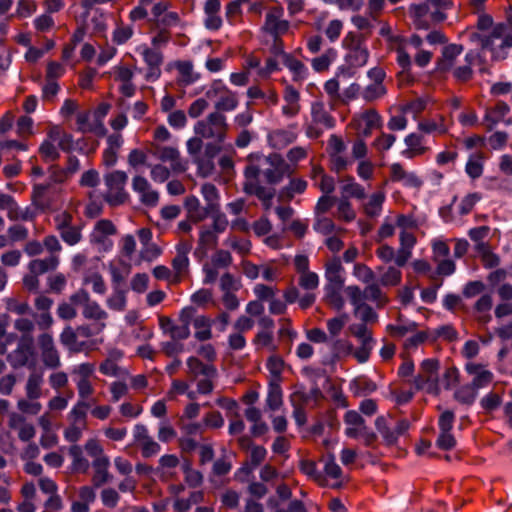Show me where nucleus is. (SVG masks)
Listing matches in <instances>:
<instances>
[{"label":"nucleus","instance_id":"7","mask_svg":"<svg viewBox=\"0 0 512 512\" xmlns=\"http://www.w3.org/2000/svg\"><path fill=\"white\" fill-rule=\"evenodd\" d=\"M284 9L281 6H273L267 9L262 30L270 34L274 40L285 34L290 23L283 18Z\"/></svg>","mask_w":512,"mask_h":512},{"label":"nucleus","instance_id":"25","mask_svg":"<svg viewBox=\"0 0 512 512\" xmlns=\"http://www.w3.org/2000/svg\"><path fill=\"white\" fill-rule=\"evenodd\" d=\"M400 247L396 252L395 263L404 266L412 256V250L416 244V237L410 231H400Z\"/></svg>","mask_w":512,"mask_h":512},{"label":"nucleus","instance_id":"37","mask_svg":"<svg viewBox=\"0 0 512 512\" xmlns=\"http://www.w3.org/2000/svg\"><path fill=\"white\" fill-rule=\"evenodd\" d=\"M344 285H333L325 284L324 286V298L325 301L335 310H341L345 301L342 296Z\"/></svg>","mask_w":512,"mask_h":512},{"label":"nucleus","instance_id":"56","mask_svg":"<svg viewBox=\"0 0 512 512\" xmlns=\"http://www.w3.org/2000/svg\"><path fill=\"white\" fill-rule=\"evenodd\" d=\"M201 194L207 202V209L211 212L218 207L219 194L217 188L211 183H205L201 187Z\"/></svg>","mask_w":512,"mask_h":512},{"label":"nucleus","instance_id":"43","mask_svg":"<svg viewBox=\"0 0 512 512\" xmlns=\"http://www.w3.org/2000/svg\"><path fill=\"white\" fill-rule=\"evenodd\" d=\"M429 374L422 373L415 377L414 384L417 389L425 390L431 394H439L440 392V384L438 382V377L435 375L428 376Z\"/></svg>","mask_w":512,"mask_h":512},{"label":"nucleus","instance_id":"31","mask_svg":"<svg viewBox=\"0 0 512 512\" xmlns=\"http://www.w3.org/2000/svg\"><path fill=\"white\" fill-rule=\"evenodd\" d=\"M326 284L344 285V268L338 257L329 260L325 265Z\"/></svg>","mask_w":512,"mask_h":512},{"label":"nucleus","instance_id":"54","mask_svg":"<svg viewBox=\"0 0 512 512\" xmlns=\"http://www.w3.org/2000/svg\"><path fill=\"white\" fill-rule=\"evenodd\" d=\"M266 455L267 451L263 446H253L250 454L251 466L242 467L239 470V477H241L242 474L249 475L253 469L265 459Z\"/></svg>","mask_w":512,"mask_h":512},{"label":"nucleus","instance_id":"13","mask_svg":"<svg viewBox=\"0 0 512 512\" xmlns=\"http://www.w3.org/2000/svg\"><path fill=\"white\" fill-rule=\"evenodd\" d=\"M347 53L345 55L346 63L352 68H360L367 64L369 50L365 42L357 37L345 39Z\"/></svg>","mask_w":512,"mask_h":512},{"label":"nucleus","instance_id":"16","mask_svg":"<svg viewBox=\"0 0 512 512\" xmlns=\"http://www.w3.org/2000/svg\"><path fill=\"white\" fill-rule=\"evenodd\" d=\"M132 190L138 195L139 201L143 205L154 207L158 204L159 194L145 177L141 175L134 176L132 179Z\"/></svg>","mask_w":512,"mask_h":512},{"label":"nucleus","instance_id":"60","mask_svg":"<svg viewBox=\"0 0 512 512\" xmlns=\"http://www.w3.org/2000/svg\"><path fill=\"white\" fill-rule=\"evenodd\" d=\"M418 129L424 133H438L440 135L447 133L448 127L444 123V119L441 117L439 122L435 120H427L419 122Z\"/></svg>","mask_w":512,"mask_h":512},{"label":"nucleus","instance_id":"58","mask_svg":"<svg viewBox=\"0 0 512 512\" xmlns=\"http://www.w3.org/2000/svg\"><path fill=\"white\" fill-rule=\"evenodd\" d=\"M315 222L313 224V229L317 233H321L323 235H330L337 230V227L332 219L325 215L314 216Z\"/></svg>","mask_w":512,"mask_h":512},{"label":"nucleus","instance_id":"15","mask_svg":"<svg viewBox=\"0 0 512 512\" xmlns=\"http://www.w3.org/2000/svg\"><path fill=\"white\" fill-rule=\"evenodd\" d=\"M353 123L360 135L368 137L373 130L381 128L382 117L375 109H369L356 114Z\"/></svg>","mask_w":512,"mask_h":512},{"label":"nucleus","instance_id":"50","mask_svg":"<svg viewBox=\"0 0 512 512\" xmlns=\"http://www.w3.org/2000/svg\"><path fill=\"white\" fill-rule=\"evenodd\" d=\"M283 405V393L280 385L276 382H271L268 389L266 398V406L271 411H277Z\"/></svg>","mask_w":512,"mask_h":512},{"label":"nucleus","instance_id":"27","mask_svg":"<svg viewBox=\"0 0 512 512\" xmlns=\"http://www.w3.org/2000/svg\"><path fill=\"white\" fill-rule=\"evenodd\" d=\"M406 149L401 152V155L406 159H413L414 157L423 155L428 148L424 145L423 136L417 133H410L404 138Z\"/></svg>","mask_w":512,"mask_h":512},{"label":"nucleus","instance_id":"23","mask_svg":"<svg viewBox=\"0 0 512 512\" xmlns=\"http://www.w3.org/2000/svg\"><path fill=\"white\" fill-rule=\"evenodd\" d=\"M204 26L207 30L217 31L223 25L220 15L221 3L219 0H207L204 4Z\"/></svg>","mask_w":512,"mask_h":512},{"label":"nucleus","instance_id":"4","mask_svg":"<svg viewBox=\"0 0 512 512\" xmlns=\"http://www.w3.org/2000/svg\"><path fill=\"white\" fill-rule=\"evenodd\" d=\"M127 180V173L121 170L111 171L104 176L106 186L104 197L111 206L120 205L127 200L128 193L125 189Z\"/></svg>","mask_w":512,"mask_h":512},{"label":"nucleus","instance_id":"45","mask_svg":"<svg viewBox=\"0 0 512 512\" xmlns=\"http://www.w3.org/2000/svg\"><path fill=\"white\" fill-rule=\"evenodd\" d=\"M90 115L87 112H81L77 114V125L78 129L82 132H94L99 136H104L106 134V128L103 123L89 122Z\"/></svg>","mask_w":512,"mask_h":512},{"label":"nucleus","instance_id":"22","mask_svg":"<svg viewBox=\"0 0 512 512\" xmlns=\"http://www.w3.org/2000/svg\"><path fill=\"white\" fill-rule=\"evenodd\" d=\"M465 370L473 377L470 384L473 385L476 390L487 387L493 381V373L484 365L470 362L466 364Z\"/></svg>","mask_w":512,"mask_h":512},{"label":"nucleus","instance_id":"8","mask_svg":"<svg viewBox=\"0 0 512 512\" xmlns=\"http://www.w3.org/2000/svg\"><path fill=\"white\" fill-rule=\"evenodd\" d=\"M367 76L371 83L362 89L361 98L366 102H373L385 96L387 88L383 83L386 77L384 70L373 67L367 72Z\"/></svg>","mask_w":512,"mask_h":512},{"label":"nucleus","instance_id":"64","mask_svg":"<svg viewBox=\"0 0 512 512\" xmlns=\"http://www.w3.org/2000/svg\"><path fill=\"white\" fill-rule=\"evenodd\" d=\"M477 391L471 384L464 385L455 392V399L463 404L470 405L475 401Z\"/></svg>","mask_w":512,"mask_h":512},{"label":"nucleus","instance_id":"55","mask_svg":"<svg viewBox=\"0 0 512 512\" xmlns=\"http://www.w3.org/2000/svg\"><path fill=\"white\" fill-rule=\"evenodd\" d=\"M157 157L162 162H167L170 164L172 168H176L178 164L180 165V153L175 147H160L156 151Z\"/></svg>","mask_w":512,"mask_h":512},{"label":"nucleus","instance_id":"29","mask_svg":"<svg viewBox=\"0 0 512 512\" xmlns=\"http://www.w3.org/2000/svg\"><path fill=\"white\" fill-rule=\"evenodd\" d=\"M463 52V46L449 44L442 49V57L437 63L439 71L446 72L454 68L457 57Z\"/></svg>","mask_w":512,"mask_h":512},{"label":"nucleus","instance_id":"18","mask_svg":"<svg viewBox=\"0 0 512 512\" xmlns=\"http://www.w3.org/2000/svg\"><path fill=\"white\" fill-rule=\"evenodd\" d=\"M297 124H290L286 128L271 130L267 134L268 144L274 148L281 150L293 143L297 138Z\"/></svg>","mask_w":512,"mask_h":512},{"label":"nucleus","instance_id":"62","mask_svg":"<svg viewBox=\"0 0 512 512\" xmlns=\"http://www.w3.org/2000/svg\"><path fill=\"white\" fill-rule=\"evenodd\" d=\"M126 303L125 291L117 288L114 289L106 301L108 308L115 311H123L126 308Z\"/></svg>","mask_w":512,"mask_h":512},{"label":"nucleus","instance_id":"2","mask_svg":"<svg viewBox=\"0 0 512 512\" xmlns=\"http://www.w3.org/2000/svg\"><path fill=\"white\" fill-rule=\"evenodd\" d=\"M451 0H426L411 4L409 14L418 28H428L431 23H438L446 18V11L451 7Z\"/></svg>","mask_w":512,"mask_h":512},{"label":"nucleus","instance_id":"19","mask_svg":"<svg viewBox=\"0 0 512 512\" xmlns=\"http://www.w3.org/2000/svg\"><path fill=\"white\" fill-rule=\"evenodd\" d=\"M55 220L61 238L66 244L74 246L80 242L82 238L81 229L78 226L70 225L71 216L69 214L63 212L57 215Z\"/></svg>","mask_w":512,"mask_h":512},{"label":"nucleus","instance_id":"44","mask_svg":"<svg viewBox=\"0 0 512 512\" xmlns=\"http://www.w3.org/2000/svg\"><path fill=\"white\" fill-rule=\"evenodd\" d=\"M59 264V259L55 255H50L45 259H35L29 263V270L33 274L41 275L47 271L54 270Z\"/></svg>","mask_w":512,"mask_h":512},{"label":"nucleus","instance_id":"5","mask_svg":"<svg viewBox=\"0 0 512 512\" xmlns=\"http://www.w3.org/2000/svg\"><path fill=\"white\" fill-rule=\"evenodd\" d=\"M375 427L386 445H394L408 431L409 423L406 420L393 423L390 416H379L375 420Z\"/></svg>","mask_w":512,"mask_h":512},{"label":"nucleus","instance_id":"14","mask_svg":"<svg viewBox=\"0 0 512 512\" xmlns=\"http://www.w3.org/2000/svg\"><path fill=\"white\" fill-rule=\"evenodd\" d=\"M193 313L194 309L191 307L182 309L178 322L169 320L163 325L165 332H167L173 340L187 339L190 335V325Z\"/></svg>","mask_w":512,"mask_h":512},{"label":"nucleus","instance_id":"6","mask_svg":"<svg viewBox=\"0 0 512 512\" xmlns=\"http://www.w3.org/2000/svg\"><path fill=\"white\" fill-rule=\"evenodd\" d=\"M312 123L306 128V135L309 138L318 137L324 129H330L334 126V120L326 111L325 106L320 101L311 104Z\"/></svg>","mask_w":512,"mask_h":512},{"label":"nucleus","instance_id":"12","mask_svg":"<svg viewBox=\"0 0 512 512\" xmlns=\"http://www.w3.org/2000/svg\"><path fill=\"white\" fill-rule=\"evenodd\" d=\"M116 233V227L110 220L102 219L96 222L90 234V242L96 245L99 251H108L113 242L110 236Z\"/></svg>","mask_w":512,"mask_h":512},{"label":"nucleus","instance_id":"9","mask_svg":"<svg viewBox=\"0 0 512 512\" xmlns=\"http://www.w3.org/2000/svg\"><path fill=\"white\" fill-rule=\"evenodd\" d=\"M70 300L73 304L82 308V314L86 319L101 321L108 317L107 312L97 302L92 301L85 290L77 291L70 296Z\"/></svg>","mask_w":512,"mask_h":512},{"label":"nucleus","instance_id":"53","mask_svg":"<svg viewBox=\"0 0 512 512\" xmlns=\"http://www.w3.org/2000/svg\"><path fill=\"white\" fill-rule=\"evenodd\" d=\"M218 239V234L209 226H202L199 233V248L204 252L213 248Z\"/></svg>","mask_w":512,"mask_h":512},{"label":"nucleus","instance_id":"24","mask_svg":"<svg viewBox=\"0 0 512 512\" xmlns=\"http://www.w3.org/2000/svg\"><path fill=\"white\" fill-rule=\"evenodd\" d=\"M50 138L54 140L60 150L71 151L79 149L83 151L82 140L74 142L71 134L65 132L61 127L54 125L49 129Z\"/></svg>","mask_w":512,"mask_h":512},{"label":"nucleus","instance_id":"1","mask_svg":"<svg viewBox=\"0 0 512 512\" xmlns=\"http://www.w3.org/2000/svg\"><path fill=\"white\" fill-rule=\"evenodd\" d=\"M472 42H479L482 49L491 52L494 60L505 59L508 50L512 48V27L506 24H497L489 35H480L472 32L469 34Z\"/></svg>","mask_w":512,"mask_h":512},{"label":"nucleus","instance_id":"35","mask_svg":"<svg viewBox=\"0 0 512 512\" xmlns=\"http://www.w3.org/2000/svg\"><path fill=\"white\" fill-rule=\"evenodd\" d=\"M220 151V147L215 144H207L205 147V154L207 156V159L197 157L195 158V162L198 166V171L200 175L203 177H207L211 174L214 165L212 162V159L214 156Z\"/></svg>","mask_w":512,"mask_h":512},{"label":"nucleus","instance_id":"30","mask_svg":"<svg viewBox=\"0 0 512 512\" xmlns=\"http://www.w3.org/2000/svg\"><path fill=\"white\" fill-rule=\"evenodd\" d=\"M239 100L237 93L230 90L226 85L224 86L222 93L214 101L215 112H231L234 111L238 106Z\"/></svg>","mask_w":512,"mask_h":512},{"label":"nucleus","instance_id":"61","mask_svg":"<svg viewBox=\"0 0 512 512\" xmlns=\"http://www.w3.org/2000/svg\"><path fill=\"white\" fill-rule=\"evenodd\" d=\"M465 171L472 179L479 178L483 173V157L480 154L470 156Z\"/></svg>","mask_w":512,"mask_h":512},{"label":"nucleus","instance_id":"3","mask_svg":"<svg viewBox=\"0 0 512 512\" xmlns=\"http://www.w3.org/2000/svg\"><path fill=\"white\" fill-rule=\"evenodd\" d=\"M227 128L226 116L219 112H212L194 125V132L201 138L212 139L213 144L220 147L225 140Z\"/></svg>","mask_w":512,"mask_h":512},{"label":"nucleus","instance_id":"20","mask_svg":"<svg viewBox=\"0 0 512 512\" xmlns=\"http://www.w3.org/2000/svg\"><path fill=\"white\" fill-rule=\"evenodd\" d=\"M192 249L191 243L180 241L176 247V255L172 260V266L175 271V281H180L181 277L188 273L190 261L189 253Z\"/></svg>","mask_w":512,"mask_h":512},{"label":"nucleus","instance_id":"52","mask_svg":"<svg viewBox=\"0 0 512 512\" xmlns=\"http://www.w3.org/2000/svg\"><path fill=\"white\" fill-rule=\"evenodd\" d=\"M39 152L42 158L46 161H54L59 158V148L54 140L50 138V132L48 131L47 137L41 143Z\"/></svg>","mask_w":512,"mask_h":512},{"label":"nucleus","instance_id":"59","mask_svg":"<svg viewBox=\"0 0 512 512\" xmlns=\"http://www.w3.org/2000/svg\"><path fill=\"white\" fill-rule=\"evenodd\" d=\"M35 0H17L15 13L12 16L24 19L31 17L37 11Z\"/></svg>","mask_w":512,"mask_h":512},{"label":"nucleus","instance_id":"63","mask_svg":"<svg viewBox=\"0 0 512 512\" xmlns=\"http://www.w3.org/2000/svg\"><path fill=\"white\" fill-rule=\"evenodd\" d=\"M337 53L333 49H329L321 56L312 60V67L315 71L321 72L329 68L331 63L336 59Z\"/></svg>","mask_w":512,"mask_h":512},{"label":"nucleus","instance_id":"47","mask_svg":"<svg viewBox=\"0 0 512 512\" xmlns=\"http://www.w3.org/2000/svg\"><path fill=\"white\" fill-rule=\"evenodd\" d=\"M93 467L95 468V474L93 476V483L96 487H99L106 483L109 478V472L108 468L110 465L109 458H101L98 460H93L92 463Z\"/></svg>","mask_w":512,"mask_h":512},{"label":"nucleus","instance_id":"11","mask_svg":"<svg viewBox=\"0 0 512 512\" xmlns=\"http://www.w3.org/2000/svg\"><path fill=\"white\" fill-rule=\"evenodd\" d=\"M7 360L10 363V365L14 368L34 366L35 354L32 346V338L23 337L19 341L16 349H14L11 353L8 354Z\"/></svg>","mask_w":512,"mask_h":512},{"label":"nucleus","instance_id":"10","mask_svg":"<svg viewBox=\"0 0 512 512\" xmlns=\"http://www.w3.org/2000/svg\"><path fill=\"white\" fill-rule=\"evenodd\" d=\"M37 344L41 360L46 368L56 369L61 366L60 354L52 334L45 332L38 336Z\"/></svg>","mask_w":512,"mask_h":512},{"label":"nucleus","instance_id":"34","mask_svg":"<svg viewBox=\"0 0 512 512\" xmlns=\"http://www.w3.org/2000/svg\"><path fill=\"white\" fill-rule=\"evenodd\" d=\"M510 107L505 102H497L494 108L488 110L485 115V119L490 122V128L497 125L498 123H505L510 125L512 121L506 119Z\"/></svg>","mask_w":512,"mask_h":512},{"label":"nucleus","instance_id":"42","mask_svg":"<svg viewBox=\"0 0 512 512\" xmlns=\"http://www.w3.org/2000/svg\"><path fill=\"white\" fill-rule=\"evenodd\" d=\"M90 404L85 400H77L68 413V420L71 423L82 424L87 426V415Z\"/></svg>","mask_w":512,"mask_h":512},{"label":"nucleus","instance_id":"41","mask_svg":"<svg viewBox=\"0 0 512 512\" xmlns=\"http://www.w3.org/2000/svg\"><path fill=\"white\" fill-rule=\"evenodd\" d=\"M43 374L32 372L25 385L26 396L30 400H38L42 395Z\"/></svg>","mask_w":512,"mask_h":512},{"label":"nucleus","instance_id":"17","mask_svg":"<svg viewBox=\"0 0 512 512\" xmlns=\"http://www.w3.org/2000/svg\"><path fill=\"white\" fill-rule=\"evenodd\" d=\"M269 163V167L263 171L264 177L270 184H277L285 175L291 173L290 166L278 155L269 156L263 159Z\"/></svg>","mask_w":512,"mask_h":512},{"label":"nucleus","instance_id":"57","mask_svg":"<svg viewBox=\"0 0 512 512\" xmlns=\"http://www.w3.org/2000/svg\"><path fill=\"white\" fill-rule=\"evenodd\" d=\"M60 341L65 347H67L71 351H82L83 344L77 343V335L70 326H67L66 328L63 329L62 333L60 334Z\"/></svg>","mask_w":512,"mask_h":512},{"label":"nucleus","instance_id":"26","mask_svg":"<svg viewBox=\"0 0 512 512\" xmlns=\"http://www.w3.org/2000/svg\"><path fill=\"white\" fill-rule=\"evenodd\" d=\"M344 422L346 425L345 434L350 438H359L366 430L365 420L357 411H347Z\"/></svg>","mask_w":512,"mask_h":512},{"label":"nucleus","instance_id":"36","mask_svg":"<svg viewBox=\"0 0 512 512\" xmlns=\"http://www.w3.org/2000/svg\"><path fill=\"white\" fill-rule=\"evenodd\" d=\"M342 196H345L347 199L355 198V199H365L366 191L365 188L356 182L353 177H346L341 181L340 186Z\"/></svg>","mask_w":512,"mask_h":512},{"label":"nucleus","instance_id":"51","mask_svg":"<svg viewBox=\"0 0 512 512\" xmlns=\"http://www.w3.org/2000/svg\"><path fill=\"white\" fill-rule=\"evenodd\" d=\"M136 51L143 57L147 66H161L163 55L158 49H151L143 44L137 47Z\"/></svg>","mask_w":512,"mask_h":512},{"label":"nucleus","instance_id":"28","mask_svg":"<svg viewBox=\"0 0 512 512\" xmlns=\"http://www.w3.org/2000/svg\"><path fill=\"white\" fill-rule=\"evenodd\" d=\"M386 200L384 191H376L370 194L363 203V212L369 218H377L382 214L383 205Z\"/></svg>","mask_w":512,"mask_h":512},{"label":"nucleus","instance_id":"33","mask_svg":"<svg viewBox=\"0 0 512 512\" xmlns=\"http://www.w3.org/2000/svg\"><path fill=\"white\" fill-rule=\"evenodd\" d=\"M191 325L194 327V336L199 341H206L212 337L211 320L204 315H196L193 313Z\"/></svg>","mask_w":512,"mask_h":512},{"label":"nucleus","instance_id":"39","mask_svg":"<svg viewBox=\"0 0 512 512\" xmlns=\"http://www.w3.org/2000/svg\"><path fill=\"white\" fill-rule=\"evenodd\" d=\"M184 207L188 212V217L193 222H200L204 220L207 214L210 212L207 207L202 208L200 205V201L196 196H188L185 199Z\"/></svg>","mask_w":512,"mask_h":512},{"label":"nucleus","instance_id":"38","mask_svg":"<svg viewBox=\"0 0 512 512\" xmlns=\"http://www.w3.org/2000/svg\"><path fill=\"white\" fill-rule=\"evenodd\" d=\"M244 190L246 193L255 195L261 200L262 205L265 209H269L274 198V190L267 189L261 186L259 183L244 184Z\"/></svg>","mask_w":512,"mask_h":512},{"label":"nucleus","instance_id":"40","mask_svg":"<svg viewBox=\"0 0 512 512\" xmlns=\"http://www.w3.org/2000/svg\"><path fill=\"white\" fill-rule=\"evenodd\" d=\"M175 66L179 72V81L181 84L188 86L200 79V74L194 71L191 61H179Z\"/></svg>","mask_w":512,"mask_h":512},{"label":"nucleus","instance_id":"46","mask_svg":"<svg viewBox=\"0 0 512 512\" xmlns=\"http://www.w3.org/2000/svg\"><path fill=\"white\" fill-rule=\"evenodd\" d=\"M284 65L292 73L294 81L299 82L307 78L308 69L301 61L293 58L288 54H284Z\"/></svg>","mask_w":512,"mask_h":512},{"label":"nucleus","instance_id":"48","mask_svg":"<svg viewBox=\"0 0 512 512\" xmlns=\"http://www.w3.org/2000/svg\"><path fill=\"white\" fill-rule=\"evenodd\" d=\"M336 217L345 222H352L356 218V211L352 203L345 196L336 200Z\"/></svg>","mask_w":512,"mask_h":512},{"label":"nucleus","instance_id":"32","mask_svg":"<svg viewBox=\"0 0 512 512\" xmlns=\"http://www.w3.org/2000/svg\"><path fill=\"white\" fill-rule=\"evenodd\" d=\"M187 373L193 378L198 376H217V370L214 365L204 364L197 357L190 356L186 360Z\"/></svg>","mask_w":512,"mask_h":512},{"label":"nucleus","instance_id":"49","mask_svg":"<svg viewBox=\"0 0 512 512\" xmlns=\"http://www.w3.org/2000/svg\"><path fill=\"white\" fill-rule=\"evenodd\" d=\"M69 455L72 458V469L76 472H86L90 463L83 455V448L79 445H72L69 448Z\"/></svg>","mask_w":512,"mask_h":512},{"label":"nucleus","instance_id":"21","mask_svg":"<svg viewBox=\"0 0 512 512\" xmlns=\"http://www.w3.org/2000/svg\"><path fill=\"white\" fill-rule=\"evenodd\" d=\"M283 101L282 115L286 119L295 118L301 110L299 91L290 84L286 85L283 91Z\"/></svg>","mask_w":512,"mask_h":512}]
</instances>
